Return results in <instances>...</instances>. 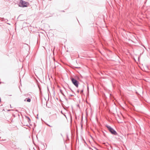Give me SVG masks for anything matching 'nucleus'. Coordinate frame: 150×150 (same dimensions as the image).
I'll use <instances>...</instances> for the list:
<instances>
[{
    "instance_id": "obj_6",
    "label": "nucleus",
    "mask_w": 150,
    "mask_h": 150,
    "mask_svg": "<svg viewBox=\"0 0 150 150\" xmlns=\"http://www.w3.org/2000/svg\"><path fill=\"white\" fill-rule=\"evenodd\" d=\"M87 87H88V86Z\"/></svg>"
},
{
    "instance_id": "obj_1",
    "label": "nucleus",
    "mask_w": 150,
    "mask_h": 150,
    "mask_svg": "<svg viewBox=\"0 0 150 150\" xmlns=\"http://www.w3.org/2000/svg\"><path fill=\"white\" fill-rule=\"evenodd\" d=\"M78 79V78H74L72 77H71V79L72 83L76 87H78L79 82L77 80V79Z\"/></svg>"
},
{
    "instance_id": "obj_4",
    "label": "nucleus",
    "mask_w": 150,
    "mask_h": 150,
    "mask_svg": "<svg viewBox=\"0 0 150 150\" xmlns=\"http://www.w3.org/2000/svg\"><path fill=\"white\" fill-rule=\"evenodd\" d=\"M30 100H31L30 98H28L27 100L28 102H30Z\"/></svg>"
},
{
    "instance_id": "obj_2",
    "label": "nucleus",
    "mask_w": 150,
    "mask_h": 150,
    "mask_svg": "<svg viewBox=\"0 0 150 150\" xmlns=\"http://www.w3.org/2000/svg\"><path fill=\"white\" fill-rule=\"evenodd\" d=\"M28 3L23 1L22 0H21L19 4V6L22 7H25L27 6Z\"/></svg>"
},
{
    "instance_id": "obj_5",
    "label": "nucleus",
    "mask_w": 150,
    "mask_h": 150,
    "mask_svg": "<svg viewBox=\"0 0 150 150\" xmlns=\"http://www.w3.org/2000/svg\"><path fill=\"white\" fill-rule=\"evenodd\" d=\"M48 125V126H50V127H52V126H50V125Z\"/></svg>"
},
{
    "instance_id": "obj_3",
    "label": "nucleus",
    "mask_w": 150,
    "mask_h": 150,
    "mask_svg": "<svg viewBox=\"0 0 150 150\" xmlns=\"http://www.w3.org/2000/svg\"><path fill=\"white\" fill-rule=\"evenodd\" d=\"M106 126L112 134L114 135L117 134L116 132L110 126L107 125Z\"/></svg>"
}]
</instances>
